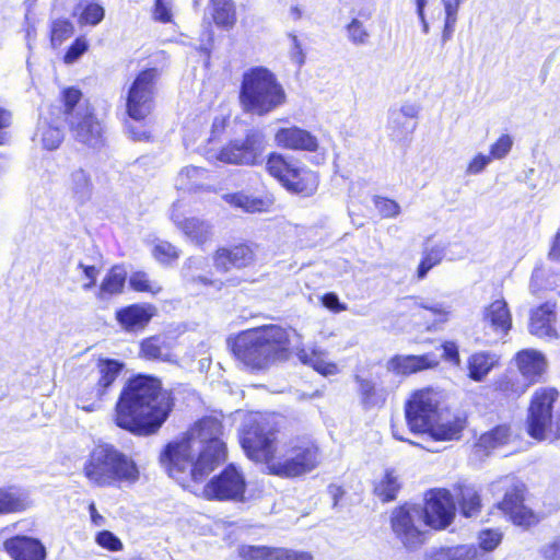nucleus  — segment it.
Here are the masks:
<instances>
[{"instance_id":"nucleus-1","label":"nucleus","mask_w":560,"mask_h":560,"mask_svg":"<svg viewBox=\"0 0 560 560\" xmlns=\"http://www.w3.org/2000/svg\"><path fill=\"white\" fill-rule=\"evenodd\" d=\"M226 459L223 419L214 412L195 420L159 454V463L167 476L184 488L205 482Z\"/></svg>"},{"instance_id":"nucleus-2","label":"nucleus","mask_w":560,"mask_h":560,"mask_svg":"<svg viewBox=\"0 0 560 560\" xmlns=\"http://www.w3.org/2000/svg\"><path fill=\"white\" fill-rule=\"evenodd\" d=\"M280 432L281 428L272 416L252 415L247 423V458L262 465L268 475L284 479L305 476L318 467L319 446L307 438L290 440L278 456Z\"/></svg>"},{"instance_id":"nucleus-3","label":"nucleus","mask_w":560,"mask_h":560,"mask_svg":"<svg viewBox=\"0 0 560 560\" xmlns=\"http://www.w3.org/2000/svg\"><path fill=\"white\" fill-rule=\"evenodd\" d=\"M173 390L149 374H135L122 385L114 405L113 423L136 436L156 434L175 408Z\"/></svg>"},{"instance_id":"nucleus-4","label":"nucleus","mask_w":560,"mask_h":560,"mask_svg":"<svg viewBox=\"0 0 560 560\" xmlns=\"http://www.w3.org/2000/svg\"><path fill=\"white\" fill-rule=\"evenodd\" d=\"M82 475L92 487L119 488L137 483L140 469L129 455L114 444L101 442L90 450L82 465Z\"/></svg>"},{"instance_id":"nucleus-5","label":"nucleus","mask_w":560,"mask_h":560,"mask_svg":"<svg viewBox=\"0 0 560 560\" xmlns=\"http://www.w3.org/2000/svg\"><path fill=\"white\" fill-rule=\"evenodd\" d=\"M264 161L268 175L288 192L302 198L313 197L317 192L320 184L317 171L279 152H271L265 158L256 140L247 137V164L257 165Z\"/></svg>"},{"instance_id":"nucleus-6","label":"nucleus","mask_w":560,"mask_h":560,"mask_svg":"<svg viewBox=\"0 0 560 560\" xmlns=\"http://www.w3.org/2000/svg\"><path fill=\"white\" fill-rule=\"evenodd\" d=\"M60 113L75 140L89 147L104 143L105 127L96 117L94 107L83 101V93L77 86H67L59 95Z\"/></svg>"},{"instance_id":"nucleus-7","label":"nucleus","mask_w":560,"mask_h":560,"mask_svg":"<svg viewBox=\"0 0 560 560\" xmlns=\"http://www.w3.org/2000/svg\"><path fill=\"white\" fill-rule=\"evenodd\" d=\"M560 393L556 387L541 386L530 395L525 431L536 442L553 443L560 440V412H555Z\"/></svg>"},{"instance_id":"nucleus-8","label":"nucleus","mask_w":560,"mask_h":560,"mask_svg":"<svg viewBox=\"0 0 560 560\" xmlns=\"http://www.w3.org/2000/svg\"><path fill=\"white\" fill-rule=\"evenodd\" d=\"M247 366L253 370L267 368L276 359L283 357L289 349L290 338L287 329L279 325H265L248 328Z\"/></svg>"},{"instance_id":"nucleus-9","label":"nucleus","mask_w":560,"mask_h":560,"mask_svg":"<svg viewBox=\"0 0 560 560\" xmlns=\"http://www.w3.org/2000/svg\"><path fill=\"white\" fill-rule=\"evenodd\" d=\"M494 487L502 493V499L494 506L513 525L527 529L540 522V516L525 504L527 487L522 479L505 475L494 481Z\"/></svg>"},{"instance_id":"nucleus-10","label":"nucleus","mask_w":560,"mask_h":560,"mask_svg":"<svg viewBox=\"0 0 560 560\" xmlns=\"http://www.w3.org/2000/svg\"><path fill=\"white\" fill-rule=\"evenodd\" d=\"M285 102V92L276 75L265 67L247 71V112L265 115Z\"/></svg>"},{"instance_id":"nucleus-11","label":"nucleus","mask_w":560,"mask_h":560,"mask_svg":"<svg viewBox=\"0 0 560 560\" xmlns=\"http://www.w3.org/2000/svg\"><path fill=\"white\" fill-rule=\"evenodd\" d=\"M419 516L420 506L410 502L396 505L389 514V528L395 539L409 551L419 549L428 540V532L418 523Z\"/></svg>"},{"instance_id":"nucleus-12","label":"nucleus","mask_w":560,"mask_h":560,"mask_svg":"<svg viewBox=\"0 0 560 560\" xmlns=\"http://www.w3.org/2000/svg\"><path fill=\"white\" fill-rule=\"evenodd\" d=\"M156 68H145L137 73L126 95V113L136 120H144L154 108Z\"/></svg>"},{"instance_id":"nucleus-13","label":"nucleus","mask_w":560,"mask_h":560,"mask_svg":"<svg viewBox=\"0 0 560 560\" xmlns=\"http://www.w3.org/2000/svg\"><path fill=\"white\" fill-rule=\"evenodd\" d=\"M440 399L431 388L413 392L405 405L408 428L417 434L428 433L441 417Z\"/></svg>"},{"instance_id":"nucleus-14","label":"nucleus","mask_w":560,"mask_h":560,"mask_svg":"<svg viewBox=\"0 0 560 560\" xmlns=\"http://www.w3.org/2000/svg\"><path fill=\"white\" fill-rule=\"evenodd\" d=\"M455 514L456 502L448 489L432 488L424 493L420 515L429 528L436 532L447 528Z\"/></svg>"},{"instance_id":"nucleus-15","label":"nucleus","mask_w":560,"mask_h":560,"mask_svg":"<svg viewBox=\"0 0 560 560\" xmlns=\"http://www.w3.org/2000/svg\"><path fill=\"white\" fill-rule=\"evenodd\" d=\"M245 479L233 464L226 465L203 486L202 494L210 501H235L243 497Z\"/></svg>"},{"instance_id":"nucleus-16","label":"nucleus","mask_w":560,"mask_h":560,"mask_svg":"<svg viewBox=\"0 0 560 560\" xmlns=\"http://www.w3.org/2000/svg\"><path fill=\"white\" fill-rule=\"evenodd\" d=\"M492 404L509 407L521 399L529 386L512 368L497 375L488 386Z\"/></svg>"},{"instance_id":"nucleus-17","label":"nucleus","mask_w":560,"mask_h":560,"mask_svg":"<svg viewBox=\"0 0 560 560\" xmlns=\"http://www.w3.org/2000/svg\"><path fill=\"white\" fill-rule=\"evenodd\" d=\"M511 364L529 387L541 382L548 370L546 355L534 348H524L516 351L511 359Z\"/></svg>"},{"instance_id":"nucleus-18","label":"nucleus","mask_w":560,"mask_h":560,"mask_svg":"<svg viewBox=\"0 0 560 560\" xmlns=\"http://www.w3.org/2000/svg\"><path fill=\"white\" fill-rule=\"evenodd\" d=\"M156 314L150 303H132L115 311V319L125 332H140L145 329Z\"/></svg>"},{"instance_id":"nucleus-19","label":"nucleus","mask_w":560,"mask_h":560,"mask_svg":"<svg viewBox=\"0 0 560 560\" xmlns=\"http://www.w3.org/2000/svg\"><path fill=\"white\" fill-rule=\"evenodd\" d=\"M557 312L555 302H545L533 308L529 313L528 331L540 339H558L556 328Z\"/></svg>"},{"instance_id":"nucleus-20","label":"nucleus","mask_w":560,"mask_h":560,"mask_svg":"<svg viewBox=\"0 0 560 560\" xmlns=\"http://www.w3.org/2000/svg\"><path fill=\"white\" fill-rule=\"evenodd\" d=\"M466 425L467 415L465 412L441 409V417L434 422L427 434L434 441L459 440Z\"/></svg>"},{"instance_id":"nucleus-21","label":"nucleus","mask_w":560,"mask_h":560,"mask_svg":"<svg viewBox=\"0 0 560 560\" xmlns=\"http://www.w3.org/2000/svg\"><path fill=\"white\" fill-rule=\"evenodd\" d=\"M3 550L12 560H46L47 551L38 539L26 535H14L3 541Z\"/></svg>"},{"instance_id":"nucleus-22","label":"nucleus","mask_w":560,"mask_h":560,"mask_svg":"<svg viewBox=\"0 0 560 560\" xmlns=\"http://www.w3.org/2000/svg\"><path fill=\"white\" fill-rule=\"evenodd\" d=\"M170 218L175 226L198 246H202L211 240V224L195 217L186 218L177 205H174Z\"/></svg>"},{"instance_id":"nucleus-23","label":"nucleus","mask_w":560,"mask_h":560,"mask_svg":"<svg viewBox=\"0 0 560 560\" xmlns=\"http://www.w3.org/2000/svg\"><path fill=\"white\" fill-rule=\"evenodd\" d=\"M276 143L287 150L316 152L318 140L310 131L296 126L279 128L275 133Z\"/></svg>"},{"instance_id":"nucleus-24","label":"nucleus","mask_w":560,"mask_h":560,"mask_svg":"<svg viewBox=\"0 0 560 560\" xmlns=\"http://www.w3.org/2000/svg\"><path fill=\"white\" fill-rule=\"evenodd\" d=\"M439 364L440 361L433 353L396 354L388 361V366L395 374L405 376L435 369Z\"/></svg>"},{"instance_id":"nucleus-25","label":"nucleus","mask_w":560,"mask_h":560,"mask_svg":"<svg viewBox=\"0 0 560 560\" xmlns=\"http://www.w3.org/2000/svg\"><path fill=\"white\" fill-rule=\"evenodd\" d=\"M109 392L100 387L89 376L84 377L75 389V406L85 412H93L101 408Z\"/></svg>"},{"instance_id":"nucleus-26","label":"nucleus","mask_w":560,"mask_h":560,"mask_svg":"<svg viewBox=\"0 0 560 560\" xmlns=\"http://www.w3.org/2000/svg\"><path fill=\"white\" fill-rule=\"evenodd\" d=\"M127 283V270L124 265H113L102 278L95 298L97 301H108L125 292Z\"/></svg>"},{"instance_id":"nucleus-27","label":"nucleus","mask_w":560,"mask_h":560,"mask_svg":"<svg viewBox=\"0 0 560 560\" xmlns=\"http://www.w3.org/2000/svg\"><path fill=\"white\" fill-rule=\"evenodd\" d=\"M512 439V428L510 423H499L490 430L481 433L474 444L477 453L489 455L494 450L508 445Z\"/></svg>"},{"instance_id":"nucleus-28","label":"nucleus","mask_w":560,"mask_h":560,"mask_svg":"<svg viewBox=\"0 0 560 560\" xmlns=\"http://www.w3.org/2000/svg\"><path fill=\"white\" fill-rule=\"evenodd\" d=\"M248 560H314L308 551L284 547L247 546Z\"/></svg>"},{"instance_id":"nucleus-29","label":"nucleus","mask_w":560,"mask_h":560,"mask_svg":"<svg viewBox=\"0 0 560 560\" xmlns=\"http://www.w3.org/2000/svg\"><path fill=\"white\" fill-rule=\"evenodd\" d=\"M296 357L301 363L313 368L323 376L335 375L339 372L338 365L326 360V351L317 346L298 349Z\"/></svg>"},{"instance_id":"nucleus-30","label":"nucleus","mask_w":560,"mask_h":560,"mask_svg":"<svg viewBox=\"0 0 560 560\" xmlns=\"http://www.w3.org/2000/svg\"><path fill=\"white\" fill-rule=\"evenodd\" d=\"M32 505L26 491L15 486L0 487V515L23 513Z\"/></svg>"},{"instance_id":"nucleus-31","label":"nucleus","mask_w":560,"mask_h":560,"mask_svg":"<svg viewBox=\"0 0 560 560\" xmlns=\"http://www.w3.org/2000/svg\"><path fill=\"white\" fill-rule=\"evenodd\" d=\"M500 365V358L488 351H477L467 359V376L475 382H482L487 375Z\"/></svg>"},{"instance_id":"nucleus-32","label":"nucleus","mask_w":560,"mask_h":560,"mask_svg":"<svg viewBox=\"0 0 560 560\" xmlns=\"http://www.w3.org/2000/svg\"><path fill=\"white\" fill-rule=\"evenodd\" d=\"M483 319L501 335H506L512 328V315L503 299L495 300L486 307Z\"/></svg>"},{"instance_id":"nucleus-33","label":"nucleus","mask_w":560,"mask_h":560,"mask_svg":"<svg viewBox=\"0 0 560 560\" xmlns=\"http://www.w3.org/2000/svg\"><path fill=\"white\" fill-rule=\"evenodd\" d=\"M456 502L464 517L477 516L482 509L480 493L471 486L457 483L454 486Z\"/></svg>"},{"instance_id":"nucleus-34","label":"nucleus","mask_w":560,"mask_h":560,"mask_svg":"<svg viewBox=\"0 0 560 560\" xmlns=\"http://www.w3.org/2000/svg\"><path fill=\"white\" fill-rule=\"evenodd\" d=\"M96 380L100 387L110 390L125 369V363L113 358L98 357L95 362Z\"/></svg>"},{"instance_id":"nucleus-35","label":"nucleus","mask_w":560,"mask_h":560,"mask_svg":"<svg viewBox=\"0 0 560 560\" xmlns=\"http://www.w3.org/2000/svg\"><path fill=\"white\" fill-rule=\"evenodd\" d=\"M360 401L365 409L381 408L387 399L385 388L377 386L375 382L361 376H355Z\"/></svg>"},{"instance_id":"nucleus-36","label":"nucleus","mask_w":560,"mask_h":560,"mask_svg":"<svg viewBox=\"0 0 560 560\" xmlns=\"http://www.w3.org/2000/svg\"><path fill=\"white\" fill-rule=\"evenodd\" d=\"M401 486L395 469H386L382 478L374 485L373 493L382 503H389L397 499Z\"/></svg>"},{"instance_id":"nucleus-37","label":"nucleus","mask_w":560,"mask_h":560,"mask_svg":"<svg viewBox=\"0 0 560 560\" xmlns=\"http://www.w3.org/2000/svg\"><path fill=\"white\" fill-rule=\"evenodd\" d=\"M213 261L217 269L222 271L241 268L245 261V246L237 244L219 248L214 253Z\"/></svg>"},{"instance_id":"nucleus-38","label":"nucleus","mask_w":560,"mask_h":560,"mask_svg":"<svg viewBox=\"0 0 560 560\" xmlns=\"http://www.w3.org/2000/svg\"><path fill=\"white\" fill-rule=\"evenodd\" d=\"M73 16L80 26H96L105 18V9L97 1H79L74 8Z\"/></svg>"},{"instance_id":"nucleus-39","label":"nucleus","mask_w":560,"mask_h":560,"mask_svg":"<svg viewBox=\"0 0 560 560\" xmlns=\"http://www.w3.org/2000/svg\"><path fill=\"white\" fill-rule=\"evenodd\" d=\"M419 308L422 310L419 324L423 326L425 331L438 330L450 319L451 312L443 304H420Z\"/></svg>"},{"instance_id":"nucleus-40","label":"nucleus","mask_w":560,"mask_h":560,"mask_svg":"<svg viewBox=\"0 0 560 560\" xmlns=\"http://www.w3.org/2000/svg\"><path fill=\"white\" fill-rule=\"evenodd\" d=\"M431 560H483L475 545L442 547L431 555Z\"/></svg>"},{"instance_id":"nucleus-41","label":"nucleus","mask_w":560,"mask_h":560,"mask_svg":"<svg viewBox=\"0 0 560 560\" xmlns=\"http://www.w3.org/2000/svg\"><path fill=\"white\" fill-rule=\"evenodd\" d=\"M445 257V247L440 244L424 246L416 270L417 280H423L428 272L439 266Z\"/></svg>"},{"instance_id":"nucleus-42","label":"nucleus","mask_w":560,"mask_h":560,"mask_svg":"<svg viewBox=\"0 0 560 560\" xmlns=\"http://www.w3.org/2000/svg\"><path fill=\"white\" fill-rule=\"evenodd\" d=\"M211 18L219 27L230 28L236 22L235 5L231 0H210Z\"/></svg>"},{"instance_id":"nucleus-43","label":"nucleus","mask_w":560,"mask_h":560,"mask_svg":"<svg viewBox=\"0 0 560 560\" xmlns=\"http://www.w3.org/2000/svg\"><path fill=\"white\" fill-rule=\"evenodd\" d=\"M416 116L407 114L404 109L393 113L390 117L389 128L393 136L398 139H405L416 129Z\"/></svg>"},{"instance_id":"nucleus-44","label":"nucleus","mask_w":560,"mask_h":560,"mask_svg":"<svg viewBox=\"0 0 560 560\" xmlns=\"http://www.w3.org/2000/svg\"><path fill=\"white\" fill-rule=\"evenodd\" d=\"M74 33V26L69 19L58 18L50 23L49 42L52 48H59Z\"/></svg>"},{"instance_id":"nucleus-45","label":"nucleus","mask_w":560,"mask_h":560,"mask_svg":"<svg viewBox=\"0 0 560 560\" xmlns=\"http://www.w3.org/2000/svg\"><path fill=\"white\" fill-rule=\"evenodd\" d=\"M70 178L73 196L78 198L80 202L89 199L93 189L90 175L83 168H79L71 173Z\"/></svg>"},{"instance_id":"nucleus-46","label":"nucleus","mask_w":560,"mask_h":560,"mask_svg":"<svg viewBox=\"0 0 560 560\" xmlns=\"http://www.w3.org/2000/svg\"><path fill=\"white\" fill-rule=\"evenodd\" d=\"M129 288L138 293L158 294L162 291V287L152 281L149 275L143 270L133 271L129 278L127 277Z\"/></svg>"},{"instance_id":"nucleus-47","label":"nucleus","mask_w":560,"mask_h":560,"mask_svg":"<svg viewBox=\"0 0 560 560\" xmlns=\"http://www.w3.org/2000/svg\"><path fill=\"white\" fill-rule=\"evenodd\" d=\"M164 342L158 335L147 337L139 343V357L147 361H162Z\"/></svg>"},{"instance_id":"nucleus-48","label":"nucleus","mask_w":560,"mask_h":560,"mask_svg":"<svg viewBox=\"0 0 560 560\" xmlns=\"http://www.w3.org/2000/svg\"><path fill=\"white\" fill-rule=\"evenodd\" d=\"M213 156L226 164H240L245 158V142L241 140L230 141Z\"/></svg>"},{"instance_id":"nucleus-49","label":"nucleus","mask_w":560,"mask_h":560,"mask_svg":"<svg viewBox=\"0 0 560 560\" xmlns=\"http://www.w3.org/2000/svg\"><path fill=\"white\" fill-rule=\"evenodd\" d=\"M151 254L160 264L171 265L179 258L180 250L168 241H158L152 246Z\"/></svg>"},{"instance_id":"nucleus-50","label":"nucleus","mask_w":560,"mask_h":560,"mask_svg":"<svg viewBox=\"0 0 560 560\" xmlns=\"http://www.w3.org/2000/svg\"><path fill=\"white\" fill-rule=\"evenodd\" d=\"M36 136L45 150H55L62 142L63 135L60 128L45 124L37 129Z\"/></svg>"},{"instance_id":"nucleus-51","label":"nucleus","mask_w":560,"mask_h":560,"mask_svg":"<svg viewBox=\"0 0 560 560\" xmlns=\"http://www.w3.org/2000/svg\"><path fill=\"white\" fill-rule=\"evenodd\" d=\"M445 11L444 27L442 37L444 40L451 38L457 22L459 5L463 0H441Z\"/></svg>"},{"instance_id":"nucleus-52","label":"nucleus","mask_w":560,"mask_h":560,"mask_svg":"<svg viewBox=\"0 0 560 560\" xmlns=\"http://www.w3.org/2000/svg\"><path fill=\"white\" fill-rule=\"evenodd\" d=\"M372 201L382 219H393L401 212L398 202L392 198L376 195Z\"/></svg>"},{"instance_id":"nucleus-53","label":"nucleus","mask_w":560,"mask_h":560,"mask_svg":"<svg viewBox=\"0 0 560 560\" xmlns=\"http://www.w3.org/2000/svg\"><path fill=\"white\" fill-rule=\"evenodd\" d=\"M275 203V197L271 192L266 191L261 196L247 197V212L262 213L269 212Z\"/></svg>"},{"instance_id":"nucleus-54","label":"nucleus","mask_w":560,"mask_h":560,"mask_svg":"<svg viewBox=\"0 0 560 560\" xmlns=\"http://www.w3.org/2000/svg\"><path fill=\"white\" fill-rule=\"evenodd\" d=\"M89 50V42L84 36H78L63 54L62 61L67 65L77 61L83 54Z\"/></svg>"},{"instance_id":"nucleus-55","label":"nucleus","mask_w":560,"mask_h":560,"mask_svg":"<svg viewBox=\"0 0 560 560\" xmlns=\"http://www.w3.org/2000/svg\"><path fill=\"white\" fill-rule=\"evenodd\" d=\"M349 39L355 45H364L369 42L370 33L359 19H352L346 26Z\"/></svg>"},{"instance_id":"nucleus-56","label":"nucleus","mask_w":560,"mask_h":560,"mask_svg":"<svg viewBox=\"0 0 560 560\" xmlns=\"http://www.w3.org/2000/svg\"><path fill=\"white\" fill-rule=\"evenodd\" d=\"M502 541V533L492 528L480 530L478 535V547L483 551H493Z\"/></svg>"},{"instance_id":"nucleus-57","label":"nucleus","mask_w":560,"mask_h":560,"mask_svg":"<svg viewBox=\"0 0 560 560\" xmlns=\"http://www.w3.org/2000/svg\"><path fill=\"white\" fill-rule=\"evenodd\" d=\"M96 544L108 551H120L124 548L121 540L110 530H101L95 536Z\"/></svg>"},{"instance_id":"nucleus-58","label":"nucleus","mask_w":560,"mask_h":560,"mask_svg":"<svg viewBox=\"0 0 560 560\" xmlns=\"http://www.w3.org/2000/svg\"><path fill=\"white\" fill-rule=\"evenodd\" d=\"M513 139L510 135H501L494 143L491 144L489 155L492 160L503 159L512 149Z\"/></svg>"},{"instance_id":"nucleus-59","label":"nucleus","mask_w":560,"mask_h":560,"mask_svg":"<svg viewBox=\"0 0 560 560\" xmlns=\"http://www.w3.org/2000/svg\"><path fill=\"white\" fill-rule=\"evenodd\" d=\"M441 348L443 350L442 359L446 362H450L453 365L460 364V354L458 350V346L453 340H445L442 342Z\"/></svg>"},{"instance_id":"nucleus-60","label":"nucleus","mask_w":560,"mask_h":560,"mask_svg":"<svg viewBox=\"0 0 560 560\" xmlns=\"http://www.w3.org/2000/svg\"><path fill=\"white\" fill-rule=\"evenodd\" d=\"M78 269L82 271L83 277L86 279V282L83 283L82 289L84 291L92 290L96 284L97 276L100 272L98 268L94 265H85L83 262H79Z\"/></svg>"},{"instance_id":"nucleus-61","label":"nucleus","mask_w":560,"mask_h":560,"mask_svg":"<svg viewBox=\"0 0 560 560\" xmlns=\"http://www.w3.org/2000/svg\"><path fill=\"white\" fill-rule=\"evenodd\" d=\"M228 342L233 355L240 361H245V331L230 337Z\"/></svg>"},{"instance_id":"nucleus-62","label":"nucleus","mask_w":560,"mask_h":560,"mask_svg":"<svg viewBox=\"0 0 560 560\" xmlns=\"http://www.w3.org/2000/svg\"><path fill=\"white\" fill-rule=\"evenodd\" d=\"M320 303L327 310L334 313H340L347 310V305L339 301V298L334 292H327L320 296Z\"/></svg>"},{"instance_id":"nucleus-63","label":"nucleus","mask_w":560,"mask_h":560,"mask_svg":"<svg viewBox=\"0 0 560 560\" xmlns=\"http://www.w3.org/2000/svg\"><path fill=\"white\" fill-rule=\"evenodd\" d=\"M492 159L490 155L485 154H477L472 158V160L469 162L467 166V172L470 174H478L480 173L491 161Z\"/></svg>"},{"instance_id":"nucleus-64","label":"nucleus","mask_w":560,"mask_h":560,"mask_svg":"<svg viewBox=\"0 0 560 560\" xmlns=\"http://www.w3.org/2000/svg\"><path fill=\"white\" fill-rule=\"evenodd\" d=\"M541 555L546 560H560V537L547 545L541 550Z\"/></svg>"}]
</instances>
